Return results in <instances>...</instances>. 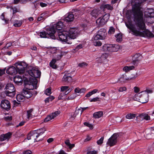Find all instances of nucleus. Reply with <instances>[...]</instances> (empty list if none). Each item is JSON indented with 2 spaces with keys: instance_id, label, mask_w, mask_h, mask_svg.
<instances>
[{
  "instance_id": "1",
  "label": "nucleus",
  "mask_w": 154,
  "mask_h": 154,
  "mask_svg": "<svg viewBox=\"0 0 154 154\" xmlns=\"http://www.w3.org/2000/svg\"><path fill=\"white\" fill-rule=\"evenodd\" d=\"M133 24L131 22L125 23L126 26L128 29L131 33L136 36L153 37L154 34L148 29H146L145 17L143 16V13L138 10H135L134 12Z\"/></svg>"
},
{
  "instance_id": "2",
  "label": "nucleus",
  "mask_w": 154,
  "mask_h": 154,
  "mask_svg": "<svg viewBox=\"0 0 154 154\" xmlns=\"http://www.w3.org/2000/svg\"><path fill=\"white\" fill-rule=\"evenodd\" d=\"M23 75L24 82L26 87L29 90L36 89L37 88V80L36 79L40 77L41 72L37 69L33 68L25 73Z\"/></svg>"
},
{
  "instance_id": "3",
  "label": "nucleus",
  "mask_w": 154,
  "mask_h": 154,
  "mask_svg": "<svg viewBox=\"0 0 154 154\" xmlns=\"http://www.w3.org/2000/svg\"><path fill=\"white\" fill-rule=\"evenodd\" d=\"M63 26V23L61 21H59L56 24H54L51 26L49 29L47 30L48 34L50 36V37L52 39H55L56 37L54 34L57 31L61 30Z\"/></svg>"
},
{
  "instance_id": "4",
  "label": "nucleus",
  "mask_w": 154,
  "mask_h": 154,
  "mask_svg": "<svg viewBox=\"0 0 154 154\" xmlns=\"http://www.w3.org/2000/svg\"><path fill=\"white\" fill-rule=\"evenodd\" d=\"M46 131L45 128L39 129L37 131H33L31 132L27 135V139L28 140L33 139L34 142L38 141L40 140V139H38V138L40 135L43 134Z\"/></svg>"
},
{
  "instance_id": "5",
  "label": "nucleus",
  "mask_w": 154,
  "mask_h": 154,
  "mask_svg": "<svg viewBox=\"0 0 154 154\" xmlns=\"http://www.w3.org/2000/svg\"><path fill=\"white\" fill-rule=\"evenodd\" d=\"M120 46L115 44H104L102 47L103 51L110 52H116L120 48Z\"/></svg>"
},
{
  "instance_id": "6",
  "label": "nucleus",
  "mask_w": 154,
  "mask_h": 154,
  "mask_svg": "<svg viewBox=\"0 0 154 154\" xmlns=\"http://www.w3.org/2000/svg\"><path fill=\"white\" fill-rule=\"evenodd\" d=\"M148 94L145 92H141L140 93L135 95L136 99L134 98V100L140 103H147L149 100Z\"/></svg>"
},
{
  "instance_id": "7",
  "label": "nucleus",
  "mask_w": 154,
  "mask_h": 154,
  "mask_svg": "<svg viewBox=\"0 0 154 154\" xmlns=\"http://www.w3.org/2000/svg\"><path fill=\"white\" fill-rule=\"evenodd\" d=\"M4 93L7 96L13 97L15 94V89L11 83H8L5 89Z\"/></svg>"
},
{
  "instance_id": "8",
  "label": "nucleus",
  "mask_w": 154,
  "mask_h": 154,
  "mask_svg": "<svg viewBox=\"0 0 154 154\" xmlns=\"http://www.w3.org/2000/svg\"><path fill=\"white\" fill-rule=\"evenodd\" d=\"M68 32L65 31H63L61 32H58V40L63 42H66L68 41L69 39V36H68Z\"/></svg>"
},
{
  "instance_id": "9",
  "label": "nucleus",
  "mask_w": 154,
  "mask_h": 154,
  "mask_svg": "<svg viewBox=\"0 0 154 154\" xmlns=\"http://www.w3.org/2000/svg\"><path fill=\"white\" fill-rule=\"evenodd\" d=\"M78 30L77 28H70L69 30L68 34L69 39L71 38L74 39L76 38L78 36L79 33Z\"/></svg>"
},
{
  "instance_id": "10",
  "label": "nucleus",
  "mask_w": 154,
  "mask_h": 154,
  "mask_svg": "<svg viewBox=\"0 0 154 154\" xmlns=\"http://www.w3.org/2000/svg\"><path fill=\"white\" fill-rule=\"evenodd\" d=\"M119 136L117 134L115 133L108 140L106 144L110 146L115 145L117 142V138Z\"/></svg>"
},
{
  "instance_id": "11",
  "label": "nucleus",
  "mask_w": 154,
  "mask_h": 154,
  "mask_svg": "<svg viewBox=\"0 0 154 154\" xmlns=\"http://www.w3.org/2000/svg\"><path fill=\"white\" fill-rule=\"evenodd\" d=\"M106 34V30L105 29H100L98 31L97 34L94 37V39H104Z\"/></svg>"
},
{
  "instance_id": "12",
  "label": "nucleus",
  "mask_w": 154,
  "mask_h": 154,
  "mask_svg": "<svg viewBox=\"0 0 154 154\" xmlns=\"http://www.w3.org/2000/svg\"><path fill=\"white\" fill-rule=\"evenodd\" d=\"M1 107L7 110H9L11 108V105L9 101L6 100H2L1 104Z\"/></svg>"
},
{
  "instance_id": "13",
  "label": "nucleus",
  "mask_w": 154,
  "mask_h": 154,
  "mask_svg": "<svg viewBox=\"0 0 154 154\" xmlns=\"http://www.w3.org/2000/svg\"><path fill=\"white\" fill-rule=\"evenodd\" d=\"M24 63H18L16 66L17 69V71L18 72L19 74H21V73L24 74L25 72V68L26 67Z\"/></svg>"
},
{
  "instance_id": "14",
  "label": "nucleus",
  "mask_w": 154,
  "mask_h": 154,
  "mask_svg": "<svg viewBox=\"0 0 154 154\" xmlns=\"http://www.w3.org/2000/svg\"><path fill=\"white\" fill-rule=\"evenodd\" d=\"M145 15L146 17L152 18V22L154 21V9L148 8L145 12Z\"/></svg>"
},
{
  "instance_id": "15",
  "label": "nucleus",
  "mask_w": 154,
  "mask_h": 154,
  "mask_svg": "<svg viewBox=\"0 0 154 154\" xmlns=\"http://www.w3.org/2000/svg\"><path fill=\"white\" fill-rule=\"evenodd\" d=\"M142 57L140 54H136L133 57V62L134 65H137L142 59Z\"/></svg>"
},
{
  "instance_id": "16",
  "label": "nucleus",
  "mask_w": 154,
  "mask_h": 154,
  "mask_svg": "<svg viewBox=\"0 0 154 154\" xmlns=\"http://www.w3.org/2000/svg\"><path fill=\"white\" fill-rule=\"evenodd\" d=\"M60 113L59 111H56L54 113H52L50 115L48 116L44 120L45 122H47L51 120L54 119Z\"/></svg>"
},
{
  "instance_id": "17",
  "label": "nucleus",
  "mask_w": 154,
  "mask_h": 154,
  "mask_svg": "<svg viewBox=\"0 0 154 154\" xmlns=\"http://www.w3.org/2000/svg\"><path fill=\"white\" fill-rule=\"evenodd\" d=\"M17 72V69L13 66H11L8 68L6 71L7 74L11 75H15Z\"/></svg>"
},
{
  "instance_id": "18",
  "label": "nucleus",
  "mask_w": 154,
  "mask_h": 154,
  "mask_svg": "<svg viewBox=\"0 0 154 154\" xmlns=\"http://www.w3.org/2000/svg\"><path fill=\"white\" fill-rule=\"evenodd\" d=\"M139 2L138 3V4H135L133 6L132 10L133 13V16H134V12L136 10H138V8L139 9V10L140 11H142L143 13V11L141 10V7L140 6V5L141 3H143V2L146 1V0H138Z\"/></svg>"
},
{
  "instance_id": "19",
  "label": "nucleus",
  "mask_w": 154,
  "mask_h": 154,
  "mask_svg": "<svg viewBox=\"0 0 154 154\" xmlns=\"http://www.w3.org/2000/svg\"><path fill=\"white\" fill-rule=\"evenodd\" d=\"M137 119L138 120V121L140 122L142 121L143 119H145L146 120L150 119V117L147 114H141L137 117Z\"/></svg>"
},
{
  "instance_id": "20",
  "label": "nucleus",
  "mask_w": 154,
  "mask_h": 154,
  "mask_svg": "<svg viewBox=\"0 0 154 154\" xmlns=\"http://www.w3.org/2000/svg\"><path fill=\"white\" fill-rule=\"evenodd\" d=\"M26 72H25V73L23 74V75H24V76L25 75V73ZM23 77V79H22V77L21 76H19V75H16V76L14 79V80L15 82L16 83H18V84H21L22 83V82L23 80H23V76H22Z\"/></svg>"
},
{
  "instance_id": "21",
  "label": "nucleus",
  "mask_w": 154,
  "mask_h": 154,
  "mask_svg": "<svg viewBox=\"0 0 154 154\" xmlns=\"http://www.w3.org/2000/svg\"><path fill=\"white\" fill-rule=\"evenodd\" d=\"M91 15L95 18L101 16V13L100 11L96 9H94L91 13Z\"/></svg>"
},
{
  "instance_id": "22",
  "label": "nucleus",
  "mask_w": 154,
  "mask_h": 154,
  "mask_svg": "<svg viewBox=\"0 0 154 154\" xmlns=\"http://www.w3.org/2000/svg\"><path fill=\"white\" fill-rule=\"evenodd\" d=\"M33 93L32 91L23 90V94L24 95L25 98H29L31 97Z\"/></svg>"
},
{
  "instance_id": "23",
  "label": "nucleus",
  "mask_w": 154,
  "mask_h": 154,
  "mask_svg": "<svg viewBox=\"0 0 154 154\" xmlns=\"http://www.w3.org/2000/svg\"><path fill=\"white\" fill-rule=\"evenodd\" d=\"M130 79L129 78H126V75L125 74H124L122 75L118 79L117 82L122 84L124 83L126 80Z\"/></svg>"
},
{
  "instance_id": "24",
  "label": "nucleus",
  "mask_w": 154,
  "mask_h": 154,
  "mask_svg": "<svg viewBox=\"0 0 154 154\" xmlns=\"http://www.w3.org/2000/svg\"><path fill=\"white\" fill-rule=\"evenodd\" d=\"M11 134L10 133H8L5 134L1 135L0 136V140L2 141L6 139L8 140L10 138Z\"/></svg>"
},
{
  "instance_id": "25",
  "label": "nucleus",
  "mask_w": 154,
  "mask_h": 154,
  "mask_svg": "<svg viewBox=\"0 0 154 154\" xmlns=\"http://www.w3.org/2000/svg\"><path fill=\"white\" fill-rule=\"evenodd\" d=\"M62 81L63 82H70L72 81V77L68 75H65L62 78Z\"/></svg>"
},
{
  "instance_id": "26",
  "label": "nucleus",
  "mask_w": 154,
  "mask_h": 154,
  "mask_svg": "<svg viewBox=\"0 0 154 154\" xmlns=\"http://www.w3.org/2000/svg\"><path fill=\"white\" fill-rule=\"evenodd\" d=\"M74 15L73 14H69L64 19V21L66 22H70L73 20Z\"/></svg>"
},
{
  "instance_id": "27",
  "label": "nucleus",
  "mask_w": 154,
  "mask_h": 154,
  "mask_svg": "<svg viewBox=\"0 0 154 154\" xmlns=\"http://www.w3.org/2000/svg\"><path fill=\"white\" fill-rule=\"evenodd\" d=\"M96 22L97 24L100 26L103 25L106 23L103 18H101L100 17L97 20Z\"/></svg>"
},
{
  "instance_id": "28",
  "label": "nucleus",
  "mask_w": 154,
  "mask_h": 154,
  "mask_svg": "<svg viewBox=\"0 0 154 154\" xmlns=\"http://www.w3.org/2000/svg\"><path fill=\"white\" fill-rule=\"evenodd\" d=\"M25 98L23 94V92L22 94H17L16 97L17 100L19 102L23 101Z\"/></svg>"
},
{
  "instance_id": "29",
  "label": "nucleus",
  "mask_w": 154,
  "mask_h": 154,
  "mask_svg": "<svg viewBox=\"0 0 154 154\" xmlns=\"http://www.w3.org/2000/svg\"><path fill=\"white\" fill-rule=\"evenodd\" d=\"M103 115V112L102 111H99L95 112L93 114V116L96 119L99 118L101 117Z\"/></svg>"
},
{
  "instance_id": "30",
  "label": "nucleus",
  "mask_w": 154,
  "mask_h": 154,
  "mask_svg": "<svg viewBox=\"0 0 154 154\" xmlns=\"http://www.w3.org/2000/svg\"><path fill=\"white\" fill-rule=\"evenodd\" d=\"M109 56L108 54L105 53L102 54L100 57V59L101 62H104L105 60H106V59Z\"/></svg>"
},
{
  "instance_id": "31",
  "label": "nucleus",
  "mask_w": 154,
  "mask_h": 154,
  "mask_svg": "<svg viewBox=\"0 0 154 154\" xmlns=\"http://www.w3.org/2000/svg\"><path fill=\"white\" fill-rule=\"evenodd\" d=\"M56 61L57 60L56 59H52L49 63L50 67L53 69H56L57 66L55 64Z\"/></svg>"
},
{
  "instance_id": "32",
  "label": "nucleus",
  "mask_w": 154,
  "mask_h": 154,
  "mask_svg": "<svg viewBox=\"0 0 154 154\" xmlns=\"http://www.w3.org/2000/svg\"><path fill=\"white\" fill-rule=\"evenodd\" d=\"M134 66H125L123 68V70L125 72H127L134 69Z\"/></svg>"
},
{
  "instance_id": "33",
  "label": "nucleus",
  "mask_w": 154,
  "mask_h": 154,
  "mask_svg": "<svg viewBox=\"0 0 154 154\" xmlns=\"http://www.w3.org/2000/svg\"><path fill=\"white\" fill-rule=\"evenodd\" d=\"M33 111V109H30L27 111V118L29 119L30 118H32V112Z\"/></svg>"
},
{
  "instance_id": "34",
  "label": "nucleus",
  "mask_w": 154,
  "mask_h": 154,
  "mask_svg": "<svg viewBox=\"0 0 154 154\" xmlns=\"http://www.w3.org/2000/svg\"><path fill=\"white\" fill-rule=\"evenodd\" d=\"M60 90L62 92L67 90L66 91L67 93H68V92H69V93L71 91V90H69V87L66 86H61L60 88Z\"/></svg>"
},
{
  "instance_id": "35",
  "label": "nucleus",
  "mask_w": 154,
  "mask_h": 154,
  "mask_svg": "<svg viewBox=\"0 0 154 154\" xmlns=\"http://www.w3.org/2000/svg\"><path fill=\"white\" fill-rule=\"evenodd\" d=\"M93 45L95 46H100L102 45L101 42L98 40H95L93 42Z\"/></svg>"
},
{
  "instance_id": "36",
  "label": "nucleus",
  "mask_w": 154,
  "mask_h": 154,
  "mask_svg": "<svg viewBox=\"0 0 154 154\" xmlns=\"http://www.w3.org/2000/svg\"><path fill=\"white\" fill-rule=\"evenodd\" d=\"M22 23L21 21L17 20H15L14 22V25L15 27L20 26L22 24Z\"/></svg>"
},
{
  "instance_id": "37",
  "label": "nucleus",
  "mask_w": 154,
  "mask_h": 154,
  "mask_svg": "<svg viewBox=\"0 0 154 154\" xmlns=\"http://www.w3.org/2000/svg\"><path fill=\"white\" fill-rule=\"evenodd\" d=\"M40 34V36L41 38H47V35H48V36L50 37L49 35H48V32H47V33L45 32H40L39 33Z\"/></svg>"
},
{
  "instance_id": "38",
  "label": "nucleus",
  "mask_w": 154,
  "mask_h": 154,
  "mask_svg": "<svg viewBox=\"0 0 154 154\" xmlns=\"http://www.w3.org/2000/svg\"><path fill=\"white\" fill-rule=\"evenodd\" d=\"M69 92L67 93V91L65 92V93L62 92L60 93L58 96V99L59 100L63 99L64 98V97Z\"/></svg>"
},
{
  "instance_id": "39",
  "label": "nucleus",
  "mask_w": 154,
  "mask_h": 154,
  "mask_svg": "<svg viewBox=\"0 0 154 154\" xmlns=\"http://www.w3.org/2000/svg\"><path fill=\"white\" fill-rule=\"evenodd\" d=\"M135 117V115L134 114L129 113L126 115V117L128 119H133Z\"/></svg>"
},
{
  "instance_id": "40",
  "label": "nucleus",
  "mask_w": 154,
  "mask_h": 154,
  "mask_svg": "<svg viewBox=\"0 0 154 154\" xmlns=\"http://www.w3.org/2000/svg\"><path fill=\"white\" fill-rule=\"evenodd\" d=\"M116 38V41L118 42H120L122 39V36L121 35L119 34L115 35Z\"/></svg>"
},
{
  "instance_id": "41",
  "label": "nucleus",
  "mask_w": 154,
  "mask_h": 154,
  "mask_svg": "<svg viewBox=\"0 0 154 154\" xmlns=\"http://www.w3.org/2000/svg\"><path fill=\"white\" fill-rule=\"evenodd\" d=\"M104 8L107 9L108 10H112L113 9V7L109 4L105 5L103 6Z\"/></svg>"
},
{
  "instance_id": "42",
  "label": "nucleus",
  "mask_w": 154,
  "mask_h": 154,
  "mask_svg": "<svg viewBox=\"0 0 154 154\" xmlns=\"http://www.w3.org/2000/svg\"><path fill=\"white\" fill-rule=\"evenodd\" d=\"M54 98V97L52 96H49V97L46 98L45 100V102L46 103H48L50 101H51L53 100Z\"/></svg>"
},
{
  "instance_id": "43",
  "label": "nucleus",
  "mask_w": 154,
  "mask_h": 154,
  "mask_svg": "<svg viewBox=\"0 0 154 154\" xmlns=\"http://www.w3.org/2000/svg\"><path fill=\"white\" fill-rule=\"evenodd\" d=\"M110 15L109 14H106L104 15L103 18L106 22L108 21L109 17Z\"/></svg>"
},
{
  "instance_id": "44",
  "label": "nucleus",
  "mask_w": 154,
  "mask_h": 154,
  "mask_svg": "<svg viewBox=\"0 0 154 154\" xmlns=\"http://www.w3.org/2000/svg\"><path fill=\"white\" fill-rule=\"evenodd\" d=\"M51 88H47L45 91V93L47 95H49L51 94Z\"/></svg>"
},
{
  "instance_id": "45",
  "label": "nucleus",
  "mask_w": 154,
  "mask_h": 154,
  "mask_svg": "<svg viewBox=\"0 0 154 154\" xmlns=\"http://www.w3.org/2000/svg\"><path fill=\"white\" fill-rule=\"evenodd\" d=\"M115 29L113 27H110L108 33L109 34H112L115 32Z\"/></svg>"
},
{
  "instance_id": "46",
  "label": "nucleus",
  "mask_w": 154,
  "mask_h": 154,
  "mask_svg": "<svg viewBox=\"0 0 154 154\" xmlns=\"http://www.w3.org/2000/svg\"><path fill=\"white\" fill-rule=\"evenodd\" d=\"M103 139L104 137H102L99 140H97V144L99 145H101L103 143Z\"/></svg>"
},
{
  "instance_id": "47",
  "label": "nucleus",
  "mask_w": 154,
  "mask_h": 154,
  "mask_svg": "<svg viewBox=\"0 0 154 154\" xmlns=\"http://www.w3.org/2000/svg\"><path fill=\"white\" fill-rule=\"evenodd\" d=\"M85 125L89 127L90 129H92L93 128V126L91 124H89L88 122H85L84 123Z\"/></svg>"
},
{
  "instance_id": "48",
  "label": "nucleus",
  "mask_w": 154,
  "mask_h": 154,
  "mask_svg": "<svg viewBox=\"0 0 154 154\" xmlns=\"http://www.w3.org/2000/svg\"><path fill=\"white\" fill-rule=\"evenodd\" d=\"M87 63L85 62H82V63H79L78 66L81 67H84L87 66Z\"/></svg>"
},
{
  "instance_id": "49",
  "label": "nucleus",
  "mask_w": 154,
  "mask_h": 154,
  "mask_svg": "<svg viewBox=\"0 0 154 154\" xmlns=\"http://www.w3.org/2000/svg\"><path fill=\"white\" fill-rule=\"evenodd\" d=\"M75 15L76 16H77V15H78V16L82 14V12L79 10L76 9L75 10Z\"/></svg>"
},
{
  "instance_id": "50",
  "label": "nucleus",
  "mask_w": 154,
  "mask_h": 154,
  "mask_svg": "<svg viewBox=\"0 0 154 154\" xmlns=\"http://www.w3.org/2000/svg\"><path fill=\"white\" fill-rule=\"evenodd\" d=\"M126 90L127 88L125 87H120L118 89V91L119 92H123V91H126Z\"/></svg>"
},
{
  "instance_id": "51",
  "label": "nucleus",
  "mask_w": 154,
  "mask_h": 154,
  "mask_svg": "<svg viewBox=\"0 0 154 154\" xmlns=\"http://www.w3.org/2000/svg\"><path fill=\"white\" fill-rule=\"evenodd\" d=\"M97 101H100V100L99 97H96L91 99L90 101L91 102H96Z\"/></svg>"
},
{
  "instance_id": "52",
  "label": "nucleus",
  "mask_w": 154,
  "mask_h": 154,
  "mask_svg": "<svg viewBox=\"0 0 154 154\" xmlns=\"http://www.w3.org/2000/svg\"><path fill=\"white\" fill-rule=\"evenodd\" d=\"M81 110V109H80V108H79L78 109H76V110L75 112L74 113L75 116H73V118L75 117L76 116V115H77L78 114H79V113H80V114Z\"/></svg>"
},
{
  "instance_id": "53",
  "label": "nucleus",
  "mask_w": 154,
  "mask_h": 154,
  "mask_svg": "<svg viewBox=\"0 0 154 154\" xmlns=\"http://www.w3.org/2000/svg\"><path fill=\"white\" fill-rule=\"evenodd\" d=\"M64 54H61L60 55H57L56 58L55 59H56L57 60V61L60 60L61 58L63 55Z\"/></svg>"
},
{
  "instance_id": "54",
  "label": "nucleus",
  "mask_w": 154,
  "mask_h": 154,
  "mask_svg": "<svg viewBox=\"0 0 154 154\" xmlns=\"http://www.w3.org/2000/svg\"><path fill=\"white\" fill-rule=\"evenodd\" d=\"M43 14H41L40 16L38 18L37 20L38 21H40L42 20H44L45 18L43 16Z\"/></svg>"
},
{
  "instance_id": "55",
  "label": "nucleus",
  "mask_w": 154,
  "mask_h": 154,
  "mask_svg": "<svg viewBox=\"0 0 154 154\" xmlns=\"http://www.w3.org/2000/svg\"><path fill=\"white\" fill-rule=\"evenodd\" d=\"M5 68H4L3 69H0V76H2L5 73Z\"/></svg>"
},
{
  "instance_id": "56",
  "label": "nucleus",
  "mask_w": 154,
  "mask_h": 154,
  "mask_svg": "<svg viewBox=\"0 0 154 154\" xmlns=\"http://www.w3.org/2000/svg\"><path fill=\"white\" fill-rule=\"evenodd\" d=\"M32 152L30 150H27L23 152V154H31Z\"/></svg>"
},
{
  "instance_id": "57",
  "label": "nucleus",
  "mask_w": 154,
  "mask_h": 154,
  "mask_svg": "<svg viewBox=\"0 0 154 154\" xmlns=\"http://www.w3.org/2000/svg\"><path fill=\"white\" fill-rule=\"evenodd\" d=\"M0 18L2 20H4L5 21V23H8V20H6L4 18V15L3 14H2L1 15V17H0Z\"/></svg>"
},
{
  "instance_id": "58",
  "label": "nucleus",
  "mask_w": 154,
  "mask_h": 154,
  "mask_svg": "<svg viewBox=\"0 0 154 154\" xmlns=\"http://www.w3.org/2000/svg\"><path fill=\"white\" fill-rule=\"evenodd\" d=\"M87 154H97V152L94 150L89 151L87 152Z\"/></svg>"
},
{
  "instance_id": "59",
  "label": "nucleus",
  "mask_w": 154,
  "mask_h": 154,
  "mask_svg": "<svg viewBox=\"0 0 154 154\" xmlns=\"http://www.w3.org/2000/svg\"><path fill=\"white\" fill-rule=\"evenodd\" d=\"M134 92L135 93H138L140 91V89L137 87H134Z\"/></svg>"
},
{
  "instance_id": "60",
  "label": "nucleus",
  "mask_w": 154,
  "mask_h": 154,
  "mask_svg": "<svg viewBox=\"0 0 154 154\" xmlns=\"http://www.w3.org/2000/svg\"><path fill=\"white\" fill-rule=\"evenodd\" d=\"M11 9L13 11L14 13H16L17 12V8L15 7H11Z\"/></svg>"
},
{
  "instance_id": "61",
  "label": "nucleus",
  "mask_w": 154,
  "mask_h": 154,
  "mask_svg": "<svg viewBox=\"0 0 154 154\" xmlns=\"http://www.w3.org/2000/svg\"><path fill=\"white\" fill-rule=\"evenodd\" d=\"M11 45H12V43H8L6 44L5 48H8L9 47H10Z\"/></svg>"
},
{
  "instance_id": "62",
  "label": "nucleus",
  "mask_w": 154,
  "mask_h": 154,
  "mask_svg": "<svg viewBox=\"0 0 154 154\" xmlns=\"http://www.w3.org/2000/svg\"><path fill=\"white\" fill-rule=\"evenodd\" d=\"M40 5L42 7H44L47 6V4L45 3L41 2L40 3Z\"/></svg>"
},
{
  "instance_id": "63",
  "label": "nucleus",
  "mask_w": 154,
  "mask_h": 154,
  "mask_svg": "<svg viewBox=\"0 0 154 154\" xmlns=\"http://www.w3.org/2000/svg\"><path fill=\"white\" fill-rule=\"evenodd\" d=\"M88 108V107H84V108H82L80 107V108L81 109V110H80V115L82 114L83 112L86 110Z\"/></svg>"
},
{
  "instance_id": "64",
  "label": "nucleus",
  "mask_w": 154,
  "mask_h": 154,
  "mask_svg": "<svg viewBox=\"0 0 154 154\" xmlns=\"http://www.w3.org/2000/svg\"><path fill=\"white\" fill-rule=\"evenodd\" d=\"M82 48V44H79V45H78L76 48L75 49L76 50H78L80 49H81Z\"/></svg>"
}]
</instances>
